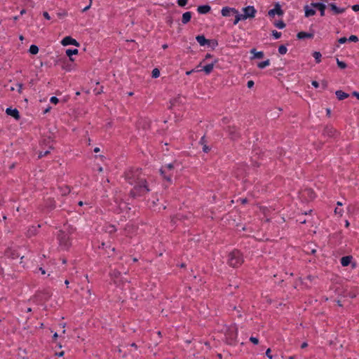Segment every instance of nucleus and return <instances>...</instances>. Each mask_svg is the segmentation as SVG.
I'll return each mask as SVG.
<instances>
[{"label":"nucleus","instance_id":"obj_1","mask_svg":"<svg viewBox=\"0 0 359 359\" xmlns=\"http://www.w3.org/2000/svg\"><path fill=\"white\" fill-rule=\"evenodd\" d=\"M130 184H133V182H130ZM135 185L133 190V194L134 196H142L144 195L149 191L146 181L144 178L140 177L137 181L134 182Z\"/></svg>","mask_w":359,"mask_h":359},{"label":"nucleus","instance_id":"obj_2","mask_svg":"<svg viewBox=\"0 0 359 359\" xmlns=\"http://www.w3.org/2000/svg\"><path fill=\"white\" fill-rule=\"evenodd\" d=\"M243 257L241 254L238 250H233L229 255V264L233 266L236 267L243 263Z\"/></svg>","mask_w":359,"mask_h":359},{"label":"nucleus","instance_id":"obj_3","mask_svg":"<svg viewBox=\"0 0 359 359\" xmlns=\"http://www.w3.org/2000/svg\"><path fill=\"white\" fill-rule=\"evenodd\" d=\"M243 13L241 14L244 20H247L248 18H253L255 16L257 13L256 9L252 6H248L242 8Z\"/></svg>","mask_w":359,"mask_h":359},{"label":"nucleus","instance_id":"obj_4","mask_svg":"<svg viewBox=\"0 0 359 359\" xmlns=\"http://www.w3.org/2000/svg\"><path fill=\"white\" fill-rule=\"evenodd\" d=\"M268 15L271 18H273L276 15H283V11L281 9L280 4H276L274 8L269 11Z\"/></svg>","mask_w":359,"mask_h":359},{"label":"nucleus","instance_id":"obj_5","mask_svg":"<svg viewBox=\"0 0 359 359\" xmlns=\"http://www.w3.org/2000/svg\"><path fill=\"white\" fill-rule=\"evenodd\" d=\"M61 43L63 46H69V45H73L76 47H79L80 46L79 43L75 40L74 39L72 38L71 36H66L65 37L62 41Z\"/></svg>","mask_w":359,"mask_h":359},{"label":"nucleus","instance_id":"obj_6","mask_svg":"<svg viewBox=\"0 0 359 359\" xmlns=\"http://www.w3.org/2000/svg\"><path fill=\"white\" fill-rule=\"evenodd\" d=\"M315 7L312 6V3L311 5H306L304 7V13H305V17L309 18L311 16H313L316 14Z\"/></svg>","mask_w":359,"mask_h":359},{"label":"nucleus","instance_id":"obj_7","mask_svg":"<svg viewBox=\"0 0 359 359\" xmlns=\"http://www.w3.org/2000/svg\"><path fill=\"white\" fill-rule=\"evenodd\" d=\"M231 13H237L238 11L233 8H230V7H227V6L223 7L221 11L222 15L224 17L229 16Z\"/></svg>","mask_w":359,"mask_h":359},{"label":"nucleus","instance_id":"obj_8","mask_svg":"<svg viewBox=\"0 0 359 359\" xmlns=\"http://www.w3.org/2000/svg\"><path fill=\"white\" fill-rule=\"evenodd\" d=\"M6 113L8 115L15 118L16 120H18L20 118L19 111L16 109L7 108L6 110Z\"/></svg>","mask_w":359,"mask_h":359},{"label":"nucleus","instance_id":"obj_9","mask_svg":"<svg viewBox=\"0 0 359 359\" xmlns=\"http://www.w3.org/2000/svg\"><path fill=\"white\" fill-rule=\"evenodd\" d=\"M312 6L315 7L318 10L320 11V15L324 16L325 15V10L326 8V6L324 4L322 3H312Z\"/></svg>","mask_w":359,"mask_h":359},{"label":"nucleus","instance_id":"obj_10","mask_svg":"<svg viewBox=\"0 0 359 359\" xmlns=\"http://www.w3.org/2000/svg\"><path fill=\"white\" fill-rule=\"evenodd\" d=\"M58 239H59V241H60V245H63L65 246H67L68 245V236L63 232H61L60 233V235L58 236Z\"/></svg>","mask_w":359,"mask_h":359},{"label":"nucleus","instance_id":"obj_11","mask_svg":"<svg viewBox=\"0 0 359 359\" xmlns=\"http://www.w3.org/2000/svg\"><path fill=\"white\" fill-rule=\"evenodd\" d=\"M329 6L330 7L334 14H339L345 11V8H339L334 4H329Z\"/></svg>","mask_w":359,"mask_h":359},{"label":"nucleus","instance_id":"obj_12","mask_svg":"<svg viewBox=\"0 0 359 359\" xmlns=\"http://www.w3.org/2000/svg\"><path fill=\"white\" fill-rule=\"evenodd\" d=\"M173 168V165L170 163V164H168L165 166H163L161 169V174L164 176V177L165 179H167L168 180H170V177L166 176L165 174L166 172L168 171V170H170L172 168Z\"/></svg>","mask_w":359,"mask_h":359},{"label":"nucleus","instance_id":"obj_13","mask_svg":"<svg viewBox=\"0 0 359 359\" xmlns=\"http://www.w3.org/2000/svg\"><path fill=\"white\" fill-rule=\"evenodd\" d=\"M196 41L201 46H205L209 43V41L207 40L203 35H198L196 37Z\"/></svg>","mask_w":359,"mask_h":359},{"label":"nucleus","instance_id":"obj_14","mask_svg":"<svg viewBox=\"0 0 359 359\" xmlns=\"http://www.w3.org/2000/svg\"><path fill=\"white\" fill-rule=\"evenodd\" d=\"M297 36L299 39H306V38L311 39L313 37V34H311V33L304 32H300L297 34Z\"/></svg>","mask_w":359,"mask_h":359},{"label":"nucleus","instance_id":"obj_15","mask_svg":"<svg viewBox=\"0 0 359 359\" xmlns=\"http://www.w3.org/2000/svg\"><path fill=\"white\" fill-rule=\"evenodd\" d=\"M197 11L199 13L205 14L210 11V7L208 5L200 6L198 7Z\"/></svg>","mask_w":359,"mask_h":359},{"label":"nucleus","instance_id":"obj_16","mask_svg":"<svg viewBox=\"0 0 359 359\" xmlns=\"http://www.w3.org/2000/svg\"><path fill=\"white\" fill-rule=\"evenodd\" d=\"M79 50L77 49H67L66 50V54L69 57L71 61H74V58L72 57L73 55H77Z\"/></svg>","mask_w":359,"mask_h":359},{"label":"nucleus","instance_id":"obj_17","mask_svg":"<svg viewBox=\"0 0 359 359\" xmlns=\"http://www.w3.org/2000/svg\"><path fill=\"white\" fill-rule=\"evenodd\" d=\"M352 257L350 256L343 257L341 259V264L343 266H348L351 262Z\"/></svg>","mask_w":359,"mask_h":359},{"label":"nucleus","instance_id":"obj_18","mask_svg":"<svg viewBox=\"0 0 359 359\" xmlns=\"http://www.w3.org/2000/svg\"><path fill=\"white\" fill-rule=\"evenodd\" d=\"M191 18V12H186L182 15V22L184 24L187 23L190 21Z\"/></svg>","mask_w":359,"mask_h":359},{"label":"nucleus","instance_id":"obj_19","mask_svg":"<svg viewBox=\"0 0 359 359\" xmlns=\"http://www.w3.org/2000/svg\"><path fill=\"white\" fill-rule=\"evenodd\" d=\"M336 95L339 100H342L348 97V95L341 90L336 91Z\"/></svg>","mask_w":359,"mask_h":359},{"label":"nucleus","instance_id":"obj_20","mask_svg":"<svg viewBox=\"0 0 359 359\" xmlns=\"http://www.w3.org/2000/svg\"><path fill=\"white\" fill-rule=\"evenodd\" d=\"M250 53L253 54L252 58H262L264 57V53L262 51H256L255 49H252Z\"/></svg>","mask_w":359,"mask_h":359},{"label":"nucleus","instance_id":"obj_21","mask_svg":"<svg viewBox=\"0 0 359 359\" xmlns=\"http://www.w3.org/2000/svg\"><path fill=\"white\" fill-rule=\"evenodd\" d=\"M213 68H214V64L211 63V64L204 66L203 69L207 74H208L212 71Z\"/></svg>","mask_w":359,"mask_h":359},{"label":"nucleus","instance_id":"obj_22","mask_svg":"<svg viewBox=\"0 0 359 359\" xmlns=\"http://www.w3.org/2000/svg\"><path fill=\"white\" fill-rule=\"evenodd\" d=\"M313 56L315 58L317 63H320L321 62L322 55L318 51H315L313 53Z\"/></svg>","mask_w":359,"mask_h":359},{"label":"nucleus","instance_id":"obj_23","mask_svg":"<svg viewBox=\"0 0 359 359\" xmlns=\"http://www.w3.org/2000/svg\"><path fill=\"white\" fill-rule=\"evenodd\" d=\"M29 51L32 55H36L39 53V48L36 45H32L29 47Z\"/></svg>","mask_w":359,"mask_h":359},{"label":"nucleus","instance_id":"obj_24","mask_svg":"<svg viewBox=\"0 0 359 359\" xmlns=\"http://www.w3.org/2000/svg\"><path fill=\"white\" fill-rule=\"evenodd\" d=\"M270 65V61L269 60H266L265 61H263V62H259L257 66L260 69H264L266 67L269 66Z\"/></svg>","mask_w":359,"mask_h":359},{"label":"nucleus","instance_id":"obj_25","mask_svg":"<svg viewBox=\"0 0 359 359\" xmlns=\"http://www.w3.org/2000/svg\"><path fill=\"white\" fill-rule=\"evenodd\" d=\"M235 14H236V17H235V20L233 22L234 25H236L241 20H245L244 18H243L242 15L240 14L238 12L237 13H235Z\"/></svg>","mask_w":359,"mask_h":359},{"label":"nucleus","instance_id":"obj_26","mask_svg":"<svg viewBox=\"0 0 359 359\" xmlns=\"http://www.w3.org/2000/svg\"><path fill=\"white\" fill-rule=\"evenodd\" d=\"M287 51V48L285 46H280L278 48V52L281 55H285Z\"/></svg>","mask_w":359,"mask_h":359},{"label":"nucleus","instance_id":"obj_27","mask_svg":"<svg viewBox=\"0 0 359 359\" xmlns=\"http://www.w3.org/2000/svg\"><path fill=\"white\" fill-rule=\"evenodd\" d=\"M275 26L278 29H283L285 27V24L283 21H278L275 23Z\"/></svg>","mask_w":359,"mask_h":359},{"label":"nucleus","instance_id":"obj_28","mask_svg":"<svg viewBox=\"0 0 359 359\" xmlns=\"http://www.w3.org/2000/svg\"><path fill=\"white\" fill-rule=\"evenodd\" d=\"M160 76V71L155 68L152 71V77L154 78H158Z\"/></svg>","mask_w":359,"mask_h":359},{"label":"nucleus","instance_id":"obj_29","mask_svg":"<svg viewBox=\"0 0 359 359\" xmlns=\"http://www.w3.org/2000/svg\"><path fill=\"white\" fill-rule=\"evenodd\" d=\"M337 63L338 67L341 69H345L346 67V63L342 61L339 60L338 59L337 60Z\"/></svg>","mask_w":359,"mask_h":359},{"label":"nucleus","instance_id":"obj_30","mask_svg":"<svg viewBox=\"0 0 359 359\" xmlns=\"http://www.w3.org/2000/svg\"><path fill=\"white\" fill-rule=\"evenodd\" d=\"M334 213L335 215H337L339 216H341L343 214V210L341 208L337 207L334 209Z\"/></svg>","mask_w":359,"mask_h":359},{"label":"nucleus","instance_id":"obj_31","mask_svg":"<svg viewBox=\"0 0 359 359\" xmlns=\"http://www.w3.org/2000/svg\"><path fill=\"white\" fill-rule=\"evenodd\" d=\"M272 35L274 36L276 39H278L281 36V33L276 30H273L272 31Z\"/></svg>","mask_w":359,"mask_h":359},{"label":"nucleus","instance_id":"obj_32","mask_svg":"<svg viewBox=\"0 0 359 359\" xmlns=\"http://www.w3.org/2000/svg\"><path fill=\"white\" fill-rule=\"evenodd\" d=\"M348 40L351 42H357L358 41V38L355 35H351Z\"/></svg>","mask_w":359,"mask_h":359},{"label":"nucleus","instance_id":"obj_33","mask_svg":"<svg viewBox=\"0 0 359 359\" xmlns=\"http://www.w3.org/2000/svg\"><path fill=\"white\" fill-rule=\"evenodd\" d=\"M188 0H177L180 6H184L187 4Z\"/></svg>","mask_w":359,"mask_h":359},{"label":"nucleus","instance_id":"obj_34","mask_svg":"<svg viewBox=\"0 0 359 359\" xmlns=\"http://www.w3.org/2000/svg\"><path fill=\"white\" fill-rule=\"evenodd\" d=\"M50 102L54 104H56L58 103L59 100L56 97H52L50 100Z\"/></svg>","mask_w":359,"mask_h":359},{"label":"nucleus","instance_id":"obj_35","mask_svg":"<svg viewBox=\"0 0 359 359\" xmlns=\"http://www.w3.org/2000/svg\"><path fill=\"white\" fill-rule=\"evenodd\" d=\"M250 340L251 342H252L255 344H257L259 343L258 339L256 338V337H251L250 338Z\"/></svg>","mask_w":359,"mask_h":359},{"label":"nucleus","instance_id":"obj_36","mask_svg":"<svg viewBox=\"0 0 359 359\" xmlns=\"http://www.w3.org/2000/svg\"><path fill=\"white\" fill-rule=\"evenodd\" d=\"M347 41H348V40L346 37H341L339 39L338 41L339 43L342 44V43H346Z\"/></svg>","mask_w":359,"mask_h":359},{"label":"nucleus","instance_id":"obj_37","mask_svg":"<svg viewBox=\"0 0 359 359\" xmlns=\"http://www.w3.org/2000/svg\"><path fill=\"white\" fill-rule=\"evenodd\" d=\"M266 355L269 358V359H271L272 358V355H271V349L270 348H268L266 351Z\"/></svg>","mask_w":359,"mask_h":359},{"label":"nucleus","instance_id":"obj_38","mask_svg":"<svg viewBox=\"0 0 359 359\" xmlns=\"http://www.w3.org/2000/svg\"><path fill=\"white\" fill-rule=\"evenodd\" d=\"M48 153H49V151H45L44 153H43V152H40V153L39 154V158H41V157H43V156H46V155H47Z\"/></svg>","mask_w":359,"mask_h":359},{"label":"nucleus","instance_id":"obj_39","mask_svg":"<svg viewBox=\"0 0 359 359\" xmlns=\"http://www.w3.org/2000/svg\"><path fill=\"white\" fill-rule=\"evenodd\" d=\"M352 9H353L354 11H355V12L358 11H359V5H358V4L353 5V6H352Z\"/></svg>","mask_w":359,"mask_h":359},{"label":"nucleus","instance_id":"obj_40","mask_svg":"<svg viewBox=\"0 0 359 359\" xmlns=\"http://www.w3.org/2000/svg\"><path fill=\"white\" fill-rule=\"evenodd\" d=\"M43 15L47 20H50V17L49 14L47 12H46V11L43 13Z\"/></svg>","mask_w":359,"mask_h":359},{"label":"nucleus","instance_id":"obj_41","mask_svg":"<svg viewBox=\"0 0 359 359\" xmlns=\"http://www.w3.org/2000/svg\"><path fill=\"white\" fill-rule=\"evenodd\" d=\"M17 86H18V92H19L20 93H22V84H21V83H18Z\"/></svg>","mask_w":359,"mask_h":359},{"label":"nucleus","instance_id":"obj_42","mask_svg":"<svg viewBox=\"0 0 359 359\" xmlns=\"http://www.w3.org/2000/svg\"><path fill=\"white\" fill-rule=\"evenodd\" d=\"M247 86L248 88H252L254 86V82L252 81H249Z\"/></svg>","mask_w":359,"mask_h":359},{"label":"nucleus","instance_id":"obj_43","mask_svg":"<svg viewBox=\"0 0 359 359\" xmlns=\"http://www.w3.org/2000/svg\"><path fill=\"white\" fill-rule=\"evenodd\" d=\"M312 85L315 87V88H318L319 86V84L316 81H312Z\"/></svg>","mask_w":359,"mask_h":359},{"label":"nucleus","instance_id":"obj_44","mask_svg":"<svg viewBox=\"0 0 359 359\" xmlns=\"http://www.w3.org/2000/svg\"><path fill=\"white\" fill-rule=\"evenodd\" d=\"M198 70H194V69H192L191 71H189V72H186V74L187 75H190L191 73H193L194 72H198Z\"/></svg>","mask_w":359,"mask_h":359},{"label":"nucleus","instance_id":"obj_45","mask_svg":"<svg viewBox=\"0 0 359 359\" xmlns=\"http://www.w3.org/2000/svg\"><path fill=\"white\" fill-rule=\"evenodd\" d=\"M307 346H308L307 343H306V342H304V343L302 344L301 347H302V348H306Z\"/></svg>","mask_w":359,"mask_h":359},{"label":"nucleus","instance_id":"obj_46","mask_svg":"<svg viewBox=\"0 0 359 359\" xmlns=\"http://www.w3.org/2000/svg\"><path fill=\"white\" fill-rule=\"evenodd\" d=\"M353 95H355L359 100V93H358L354 92Z\"/></svg>","mask_w":359,"mask_h":359},{"label":"nucleus","instance_id":"obj_47","mask_svg":"<svg viewBox=\"0 0 359 359\" xmlns=\"http://www.w3.org/2000/svg\"><path fill=\"white\" fill-rule=\"evenodd\" d=\"M306 193H308V194H310V193H311V194H313V193H312V191H311V190H306V191H304V194H306Z\"/></svg>","mask_w":359,"mask_h":359},{"label":"nucleus","instance_id":"obj_48","mask_svg":"<svg viewBox=\"0 0 359 359\" xmlns=\"http://www.w3.org/2000/svg\"><path fill=\"white\" fill-rule=\"evenodd\" d=\"M94 151H95V153L99 152V151H100V149H99L98 147H95V148L94 149Z\"/></svg>","mask_w":359,"mask_h":359},{"label":"nucleus","instance_id":"obj_49","mask_svg":"<svg viewBox=\"0 0 359 359\" xmlns=\"http://www.w3.org/2000/svg\"><path fill=\"white\" fill-rule=\"evenodd\" d=\"M50 107H48L47 109H45L44 113H48V111H50Z\"/></svg>","mask_w":359,"mask_h":359},{"label":"nucleus","instance_id":"obj_50","mask_svg":"<svg viewBox=\"0 0 359 359\" xmlns=\"http://www.w3.org/2000/svg\"><path fill=\"white\" fill-rule=\"evenodd\" d=\"M58 337V334L55 332L54 334H53V338L55 339Z\"/></svg>","mask_w":359,"mask_h":359},{"label":"nucleus","instance_id":"obj_51","mask_svg":"<svg viewBox=\"0 0 359 359\" xmlns=\"http://www.w3.org/2000/svg\"><path fill=\"white\" fill-rule=\"evenodd\" d=\"M90 4L88 6H86V8H84L83 11H86L90 8Z\"/></svg>","mask_w":359,"mask_h":359},{"label":"nucleus","instance_id":"obj_52","mask_svg":"<svg viewBox=\"0 0 359 359\" xmlns=\"http://www.w3.org/2000/svg\"><path fill=\"white\" fill-rule=\"evenodd\" d=\"M40 271H41L42 274H45L46 272L42 268H40Z\"/></svg>","mask_w":359,"mask_h":359},{"label":"nucleus","instance_id":"obj_53","mask_svg":"<svg viewBox=\"0 0 359 359\" xmlns=\"http://www.w3.org/2000/svg\"><path fill=\"white\" fill-rule=\"evenodd\" d=\"M345 225L346 227L349 226V222L348 221H346Z\"/></svg>","mask_w":359,"mask_h":359},{"label":"nucleus","instance_id":"obj_54","mask_svg":"<svg viewBox=\"0 0 359 359\" xmlns=\"http://www.w3.org/2000/svg\"><path fill=\"white\" fill-rule=\"evenodd\" d=\"M24 13H25V10H22V11H20V14H21V15H23Z\"/></svg>","mask_w":359,"mask_h":359},{"label":"nucleus","instance_id":"obj_55","mask_svg":"<svg viewBox=\"0 0 359 359\" xmlns=\"http://www.w3.org/2000/svg\"><path fill=\"white\" fill-rule=\"evenodd\" d=\"M98 170H99V172H102V171L103 170V169H102V167H100V168H98Z\"/></svg>","mask_w":359,"mask_h":359},{"label":"nucleus","instance_id":"obj_56","mask_svg":"<svg viewBox=\"0 0 359 359\" xmlns=\"http://www.w3.org/2000/svg\"><path fill=\"white\" fill-rule=\"evenodd\" d=\"M337 205L338 206H341L342 205V203L341 202H337Z\"/></svg>","mask_w":359,"mask_h":359},{"label":"nucleus","instance_id":"obj_57","mask_svg":"<svg viewBox=\"0 0 359 359\" xmlns=\"http://www.w3.org/2000/svg\"><path fill=\"white\" fill-rule=\"evenodd\" d=\"M327 86V83L326 82H323V87L325 88Z\"/></svg>","mask_w":359,"mask_h":359},{"label":"nucleus","instance_id":"obj_58","mask_svg":"<svg viewBox=\"0 0 359 359\" xmlns=\"http://www.w3.org/2000/svg\"><path fill=\"white\" fill-rule=\"evenodd\" d=\"M203 150H204L205 152H207V151H208V148L205 147L203 148Z\"/></svg>","mask_w":359,"mask_h":359},{"label":"nucleus","instance_id":"obj_59","mask_svg":"<svg viewBox=\"0 0 359 359\" xmlns=\"http://www.w3.org/2000/svg\"><path fill=\"white\" fill-rule=\"evenodd\" d=\"M167 47H168V46H167L166 44H165V45H163V48L164 49H165V48H166Z\"/></svg>","mask_w":359,"mask_h":359},{"label":"nucleus","instance_id":"obj_60","mask_svg":"<svg viewBox=\"0 0 359 359\" xmlns=\"http://www.w3.org/2000/svg\"><path fill=\"white\" fill-rule=\"evenodd\" d=\"M327 114H330V109H327Z\"/></svg>","mask_w":359,"mask_h":359},{"label":"nucleus","instance_id":"obj_61","mask_svg":"<svg viewBox=\"0 0 359 359\" xmlns=\"http://www.w3.org/2000/svg\"><path fill=\"white\" fill-rule=\"evenodd\" d=\"M63 355V352H61L59 353V356H62Z\"/></svg>","mask_w":359,"mask_h":359},{"label":"nucleus","instance_id":"obj_62","mask_svg":"<svg viewBox=\"0 0 359 359\" xmlns=\"http://www.w3.org/2000/svg\"><path fill=\"white\" fill-rule=\"evenodd\" d=\"M65 284H66V285H68V284H69V281H68L67 280H65Z\"/></svg>","mask_w":359,"mask_h":359},{"label":"nucleus","instance_id":"obj_63","mask_svg":"<svg viewBox=\"0 0 359 359\" xmlns=\"http://www.w3.org/2000/svg\"><path fill=\"white\" fill-rule=\"evenodd\" d=\"M128 95H129L130 96H131V95H133V93L132 92H130V93H128Z\"/></svg>","mask_w":359,"mask_h":359},{"label":"nucleus","instance_id":"obj_64","mask_svg":"<svg viewBox=\"0 0 359 359\" xmlns=\"http://www.w3.org/2000/svg\"><path fill=\"white\" fill-rule=\"evenodd\" d=\"M79 204V205H82L83 203L81 201H80Z\"/></svg>","mask_w":359,"mask_h":359}]
</instances>
